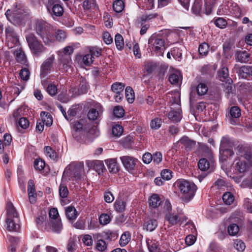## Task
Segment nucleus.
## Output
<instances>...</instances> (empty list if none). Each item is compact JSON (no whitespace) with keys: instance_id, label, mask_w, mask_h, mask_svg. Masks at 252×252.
<instances>
[{"instance_id":"1","label":"nucleus","mask_w":252,"mask_h":252,"mask_svg":"<svg viewBox=\"0 0 252 252\" xmlns=\"http://www.w3.org/2000/svg\"><path fill=\"white\" fill-rule=\"evenodd\" d=\"M35 30L45 45H51L55 41V32L48 23L37 21Z\"/></svg>"},{"instance_id":"2","label":"nucleus","mask_w":252,"mask_h":252,"mask_svg":"<svg viewBox=\"0 0 252 252\" xmlns=\"http://www.w3.org/2000/svg\"><path fill=\"white\" fill-rule=\"evenodd\" d=\"M24 7L21 3H14L11 9H8L5 12L7 19L14 25L23 23L27 18V14Z\"/></svg>"},{"instance_id":"3","label":"nucleus","mask_w":252,"mask_h":252,"mask_svg":"<svg viewBox=\"0 0 252 252\" xmlns=\"http://www.w3.org/2000/svg\"><path fill=\"white\" fill-rule=\"evenodd\" d=\"M83 171V163H72L65 168L63 175V180L76 181L80 179Z\"/></svg>"},{"instance_id":"4","label":"nucleus","mask_w":252,"mask_h":252,"mask_svg":"<svg viewBox=\"0 0 252 252\" xmlns=\"http://www.w3.org/2000/svg\"><path fill=\"white\" fill-rule=\"evenodd\" d=\"M49 215L50 220L45 224V229L56 233H60L63 229V224L56 208L50 209Z\"/></svg>"},{"instance_id":"5","label":"nucleus","mask_w":252,"mask_h":252,"mask_svg":"<svg viewBox=\"0 0 252 252\" xmlns=\"http://www.w3.org/2000/svg\"><path fill=\"white\" fill-rule=\"evenodd\" d=\"M176 185L185 200L189 201L193 198L196 190L194 183L182 180L177 181Z\"/></svg>"},{"instance_id":"6","label":"nucleus","mask_w":252,"mask_h":252,"mask_svg":"<svg viewBox=\"0 0 252 252\" xmlns=\"http://www.w3.org/2000/svg\"><path fill=\"white\" fill-rule=\"evenodd\" d=\"M26 38L32 54L38 56L44 51L45 48L33 33H28L26 35Z\"/></svg>"},{"instance_id":"7","label":"nucleus","mask_w":252,"mask_h":252,"mask_svg":"<svg viewBox=\"0 0 252 252\" xmlns=\"http://www.w3.org/2000/svg\"><path fill=\"white\" fill-rule=\"evenodd\" d=\"M149 47L158 55H163L165 49V41L156 35H152L148 40Z\"/></svg>"},{"instance_id":"8","label":"nucleus","mask_w":252,"mask_h":252,"mask_svg":"<svg viewBox=\"0 0 252 252\" xmlns=\"http://www.w3.org/2000/svg\"><path fill=\"white\" fill-rule=\"evenodd\" d=\"M73 52V48L68 46L63 49V54L60 56L59 59L60 65H62V69L63 71L67 72L71 67V58L70 55Z\"/></svg>"},{"instance_id":"9","label":"nucleus","mask_w":252,"mask_h":252,"mask_svg":"<svg viewBox=\"0 0 252 252\" xmlns=\"http://www.w3.org/2000/svg\"><path fill=\"white\" fill-rule=\"evenodd\" d=\"M229 145V140L226 137H223L221 140L220 148V160L221 161L234 155V153L232 149L228 148Z\"/></svg>"},{"instance_id":"10","label":"nucleus","mask_w":252,"mask_h":252,"mask_svg":"<svg viewBox=\"0 0 252 252\" xmlns=\"http://www.w3.org/2000/svg\"><path fill=\"white\" fill-rule=\"evenodd\" d=\"M237 157L244 158L252 165V147L246 144L239 145L236 148Z\"/></svg>"},{"instance_id":"11","label":"nucleus","mask_w":252,"mask_h":252,"mask_svg":"<svg viewBox=\"0 0 252 252\" xmlns=\"http://www.w3.org/2000/svg\"><path fill=\"white\" fill-rule=\"evenodd\" d=\"M60 0H48L46 7L48 11L52 16L60 17L63 13V9L59 4Z\"/></svg>"},{"instance_id":"12","label":"nucleus","mask_w":252,"mask_h":252,"mask_svg":"<svg viewBox=\"0 0 252 252\" xmlns=\"http://www.w3.org/2000/svg\"><path fill=\"white\" fill-rule=\"evenodd\" d=\"M6 41L9 48L19 45V37L14 30L8 27L5 29Z\"/></svg>"},{"instance_id":"13","label":"nucleus","mask_w":252,"mask_h":252,"mask_svg":"<svg viewBox=\"0 0 252 252\" xmlns=\"http://www.w3.org/2000/svg\"><path fill=\"white\" fill-rule=\"evenodd\" d=\"M79 84L78 89L77 90L75 88H71L69 91V93H71V97H73L76 95L85 94L87 92L88 89V84L86 80L81 77L79 79Z\"/></svg>"},{"instance_id":"14","label":"nucleus","mask_w":252,"mask_h":252,"mask_svg":"<svg viewBox=\"0 0 252 252\" xmlns=\"http://www.w3.org/2000/svg\"><path fill=\"white\" fill-rule=\"evenodd\" d=\"M125 168L129 172L133 171L138 162V160L130 156H125L120 158Z\"/></svg>"},{"instance_id":"15","label":"nucleus","mask_w":252,"mask_h":252,"mask_svg":"<svg viewBox=\"0 0 252 252\" xmlns=\"http://www.w3.org/2000/svg\"><path fill=\"white\" fill-rule=\"evenodd\" d=\"M233 167L235 171L240 174L245 173L249 169V164L239 157H237L234 160Z\"/></svg>"},{"instance_id":"16","label":"nucleus","mask_w":252,"mask_h":252,"mask_svg":"<svg viewBox=\"0 0 252 252\" xmlns=\"http://www.w3.org/2000/svg\"><path fill=\"white\" fill-rule=\"evenodd\" d=\"M54 60V56L51 55L42 64L40 69V76L41 77L45 76L50 72L51 68L52 66Z\"/></svg>"},{"instance_id":"17","label":"nucleus","mask_w":252,"mask_h":252,"mask_svg":"<svg viewBox=\"0 0 252 252\" xmlns=\"http://www.w3.org/2000/svg\"><path fill=\"white\" fill-rule=\"evenodd\" d=\"M241 116V110L239 107L236 106L231 107L229 109L228 115H226L229 122L232 124L234 123L233 118H239Z\"/></svg>"},{"instance_id":"18","label":"nucleus","mask_w":252,"mask_h":252,"mask_svg":"<svg viewBox=\"0 0 252 252\" xmlns=\"http://www.w3.org/2000/svg\"><path fill=\"white\" fill-rule=\"evenodd\" d=\"M7 209V218L6 219H16V220L19 219V215L16 211L13 205L11 203L9 202L7 204L6 206Z\"/></svg>"},{"instance_id":"19","label":"nucleus","mask_w":252,"mask_h":252,"mask_svg":"<svg viewBox=\"0 0 252 252\" xmlns=\"http://www.w3.org/2000/svg\"><path fill=\"white\" fill-rule=\"evenodd\" d=\"M13 53L18 63L26 64L27 63V58L24 52L20 47H18L16 50H14Z\"/></svg>"},{"instance_id":"20","label":"nucleus","mask_w":252,"mask_h":252,"mask_svg":"<svg viewBox=\"0 0 252 252\" xmlns=\"http://www.w3.org/2000/svg\"><path fill=\"white\" fill-rule=\"evenodd\" d=\"M19 222V219H17V220H16V219H11L10 220L6 219L7 229L10 231H18L20 228Z\"/></svg>"},{"instance_id":"21","label":"nucleus","mask_w":252,"mask_h":252,"mask_svg":"<svg viewBox=\"0 0 252 252\" xmlns=\"http://www.w3.org/2000/svg\"><path fill=\"white\" fill-rule=\"evenodd\" d=\"M235 57L237 62L247 63L249 61L250 55L246 51H237L235 54Z\"/></svg>"},{"instance_id":"22","label":"nucleus","mask_w":252,"mask_h":252,"mask_svg":"<svg viewBox=\"0 0 252 252\" xmlns=\"http://www.w3.org/2000/svg\"><path fill=\"white\" fill-rule=\"evenodd\" d=\"M178 143H180L183 145L187 150H190L192 149L195 145V142L190 140L187 136H184L181 138L179 140Z\"/></svg>"},{"instance_id":"23","label":"nucleus","mask_w":252,"mask_h":252,"mask_svg":"<svg viewBox=\"0 0 252 252\" xmlns=\"http://www.w3.org/2000/svg\"><path fill=\"white\" fill-rule=\"evenodd\" d=\"M97 109L95 108L91 109L88 113V117L90 120H94L99 116L103 112L101 106L99 105L97 107Z\"/></svg>"},{"instance_id":"24","label":"nucleus","mask_w":252,"mask_h":252,"mask_svg":"<svg viewBox=\"0 0 252 252\" xmlns=\"http://www.w3.org/2000/svg\"><path fill=\"white\" fill-rule=\"evenodd\" d=\"M148 202L150 207L156 208L161 204V199L158 195L153 194L149 199Z\"/></svg>"},{"instance_id":"25","label":"nucleus","mask_w":252,"mask_h":252,"mask_svg":"<svg viewBox=\"0 0 252 252\" xmlns=\"http://www.w3.org/2000/svg\"><path fill=\"white\" fill-rule=\"evenodd\" d=\"M158 226V222L155 219L147 220L143 224V229L147 231H153Z\"/></svg>"},{"instance_id":"26","label":"nucleus","mask_w":252,"mask_h":252,"mask_svg":"<svg viewBox=\"0 0 252 252\" xmlns=\"http://www.w3.org/2000/svg\"><path fill=\"white\" fill-rule=\"evenodd\" d=\"M146 243L150 252H159L160 247L156 240L147 239Z\"/></svg>"},{"instance_id":"27","label":"nucleus","mask_w":252,"mask_h":252,"mask_svg":"<svg viewBox=\"0 0 252 252\" xmlns=\"http://www.w3.org/2000/svg\"><path fill=\"white\" fill-rule=\"evenodd\" d=\"M168 118L173 122H178L182 119L181 110L180 108L172 110L168 114Z\"/></svg>"},{"instance_id":"28","label":"nucleus","mask_w":252,"mask_h":252,"mask_svg":"<svg viewBox=\"0 0 252 252\" xmlns=\"http://www.w3.org/2000/svg\"><path fill=\"white\" fill-rule=\"evenodd\" d=\"M40 116L42 119V122L47 126H50L52 125L53 120L51 115L48 112H41Z\"/></svg>"},{"instance_id":"29","label":"nucleus","mask_w":252,"mask_h":252,"mask_svg":"<svg viewBox=\"0 0 252 252\" xmlns=\"http://www.w3.org/2000/svg\"><path fill=\"white\" fill-rule=\"evenodd\" d=\"M181 79L182 78L181 74L179 72H175L171 73L168 77V80L170 83L175 85H178L180 84Z\"/></svg>"},{"instance_id":"30","label":"nucleus","mask_w":252,"mask_h":252,"mask_svg":"<svg viewBox=\"0 0 252 252\" xmlns=\"http://www.w3.org/2000/svg\"><path fill=\"white\" fill-rule=\"evenodd\" d=\"M65 214L69 220H74L77 217V213L75 208L72 206H68L65 209Z\"/></svg>"},{"instance_id":"31","label":"nucleus","mask_w":252,"mask_h":252,"mask_svg":"<svg viewBox=\"0 0 252 252\" xmlns=\"http://www.w3.org/2000/svg\"><path fill=\"white\" fill-rule=\"evenodd\" d=\"M44 153L47 157L53 160H57L58 158L57 153L50 146L44 147Z\"/></svg>"},{"instance_id":"32","label":"nucleus","mask_w":252,"mask_h":252,"mask_svg":"<svg viewBox=\"0 0 252 252\" xmlns=\"http://www.w3.org/2000/svg\"><path fill=\"white\" fill-rule=\"evenodd\" d=\"M222 200L224 203L230 205L233 203L235 200L233 194L230 192H226L222 195Z\"/></svg>"},{"instance_id":"33","label":"nucleus","mask_w":252,"mask_h":252,"mask_svg":"<svg viewBox=\"0 0 252 252\" xmlns=\"http://www.w3.org/2000/svg\"><path fill=\"white\" fill-rule=\"evenodd\" d=\"M165 219L172 225L177 223L180 221L178 216L171 212L166 213Z\"/></svg>"},{"instance_id":"34","label":"nucleus","mask_w":252,"mask_h":252,"mask_svg":"<svg viewBox=\"0 0 252 252\" xmlns=\"http://www.w3.org/2000/svg\"><path fill=\"white\" fill-rule=\"evenodd\" d=\"M162 122V120L160 118H155L153 119L150 122V127L153 130L158 129L161 127Z\"/></svg>"},{"instance_id":"35","label":"nucleus","mask_w":252,"mask_h":252,"mask_svg":"<svg viewBox=\"0 0 252 252\" xmlns=\"http://www.w3.org/2000/svg\"><path fill=\"white\" fill-rule=\"evenodd\" d=\"M241 187L244 188H252V170L250 174L243 180L241 184Z\"/></svg>"},{"instance_id":"36","label":"nucleus","mask_w":252,"mask_h":252,"mask_svg":"<svg viewBox=\"0 0 252 252\" xmlns=\"http://www.w3.org/2000/svg\"><path fill=\"white\" fill-rule=\"evenodd\" d=\"M228 70L226 67L223 66L218 71V76L221 81H225L228 78Z\"/></svg>"},{"instance_id":"37","label":"nucleus","mask_w":252,"mask_h":252,"mask_svg":"<svg viewBox=\"0 0 252 252\" xmlns=\"http://www.w3.org/2000/svg\"><path fill=\"white\" fill-rule=\"evenodd\" d=\"M106 163L110 172L116 173L118 171V167L115 159H108Z\"/></svg>"},{"instance_id":"38","label":"nucleus","mask_w":252,"mask_h":252,"mask_svg":"<svg viewBox=\"0 0 252 252\" xmlns=\"http://www.w3.org/2000/svg\"><path fill=\"white\" fill-rule=\"evenodd\" d=\"M115 43L118 50H122L124 46V42L123 36L119 33L116 34L115 36Z\"/></svg>"},{"instance_id":"39","label":"nucleus","mask_w":252,"mask_h":252,"mask_svg":"<svg viewBox=\"0 0 252 252\" xmlns=\"http://www.w3.org/2000/svg\"><path fill=\"white\" fill-rule=\"evenodd\" d=\"M126 97L129 103H132L134 99V93L132 88L127 87L125 90Z\"/></svg>"},{"instance_id":"40","label":"nucleus","mask_w":252,"mask_h":252,"mask_svg":"<svg viewBox=\"0 0 252 252\" xmlns=\"http://www.w3.org/2000/svg\"><path fill=\"white\" fill-rule=\"evenodd\" d=\"M66 32L62 30H58L55 32V41H63L66 38Z\"/></svg>"},{"instance_id":"41","label":"nucleus","mask_w":252,"mask_h":252,"mask_svg":"<svg viewBox=\"0 0 252 252\" xmlns=\"http://www.w3.org/2000/svg\"><path fill=\"white\" fill-rule=\"evenodd\" d=\"M125 88V85L122 83H115L111 86V89L112 91L116 93L119 94L123 92Z\"/></svg>"},{"instance_id":"42","label":"nucleus","mask_w":252,"mask_h":252,"mask_svg":"<svg viewBox=\"0 0 252 252\" xmlns=\"http://www.w3.org/2000/svg\"><path fill=\"white\" fill-rule=\"evenodd\" d=\"M62 179V182L59 187V194L61 198H66L68 195V190L67 187L63 183Z\"/></svg>"},{"instance_id":"43","label":"nucleus","mask_w":252,"mask_h":252,"mask_svg":"<svg viewBox=\"0 0 252 252\" xmlns=\"http://www.w3.org/2000/svg\"><path fill=\"white\" fill-rule=\"evenodd\" d=\"M131 236L128 232L124 233L120 239V244L122 247L126 245L130 240Z\"/></svg>"},{"instance_id":"44","label":"nucleus","mask_w":252,"mask_h":252,"mask_svg":"<svg viewBox=\"0 0 252 252\" xmlns=\"http://www.w3.org/2000/svg\"><path fill=\"white\" fill-rule=\"evenodd\" d=\"M124 3L122 0H115L113 5L114 10L117 13L122 12L124 8Z\"/></svg>"},{"instance_id":"45","label":"nucleus","mask_w":252,"mask_h":252,"mask_svg":"<svg viewBox=\"0 0 252 252\" xmlns=\"http://www.w3.org/2000/svg\"><path fill=\"white\" fill-rule=\"evenodd\" d=\"M198 165L201 171H206L210 168V163L206 158L200 159L198 161Z\"/></svg>"},{"instance_id":"46","label":"nucleus","mask_w":252,"mask_h":252,"mask_svg":"<svg viewBox=\"0 0 252 252\" xmlns=\"http://www.w3.org/2000/svg\"><path fill=\"white\" fill-rule=\"evenodd\" d=\"M196 91L199 95H203L208 92V87L205 83H200L196 87Z\"/></svg>"},{"instance_id":"47","label":"nucleus","mask_w":252,"mask_h":252,"mask_svg":"<svg viewBox=\"0 0 252 252\" xmlns=\"http://www.w3.org/2000/svg\"><path fill=\"white\" fill-rule=\"evenodd\" d=\"M210 46L209 45L206 43L203 42L201 44L198 48V52L199 54L203 56H207L209 52Z\"/></svg>"},{"instance_id":"48","label":"nucleus","mask_w":252,"mask_h":252,"mask_svg":"<svg viewBox=\"0 0 252 252\" xmlns=\"http://www.w3.org/2000/svg\"><path fill=\"white\" fill-rule=\"evenodd\" d=\"M83 6L86 10L94 9L96 7L95 0H85L83 2Z\"/></svg>"},{"instance_id":"49","label":"nucleus","mask_w":252,"mask_h":252,"mask_svg":"<svg viewBox=\"0 0 252 252\" xmlns=\"http://www.w3.org/2000/svg\"><path fill=\"white\" fill-rule=\"evenodd\" d=\"M95 249L100 252H104L107 249L106 242L102 239L98 240L96 243Z\"/></svg>"},{"instance_id":"50","label":"nucleus","mask_w":252,"mask_h":252,"mask_svg":"<svg viewBox=\"0 0 252 252\" xmlns=\"http://www.w3.org/2000/svg\"><path fill=\"white\" fill-rule=\"evenodd\" d=\"M126 207V203L122 200H117L115 203L114 207L118 212L124 211Z\"/></svg>"},{"instance_id":"51","label":"nucleus","mask_w":252,"mask_h":252,"mask_svg":"<svg viewBox=\"0 0 252 252\" xmlns=\"http://www.w3.org/2000/svg\"><path fill=\"white\" fill-rule=\"evenodd\" d=\"M113 113L116 117L121 118L124 116L125 110L122 106H117L114 108Z\"/></svg>"},{"instance_id":"52","label":"nucleus","mask_w":252,"mask_h":252,"mask_svg":"<svg viewBox=\"0 0 252 252\" xmlns=\"http://www.w3.org/2000/svg\"><path fill=\"white\" fill-rule=\"evenodd\" d=\"M76 239L71 237L68 242L67 249L68 252H74L76 250Z\"/></svg>"},{"instance_id":"53","label":"nucleus","mask_w":252,"mask_h":252,"mask_svg":"<svg viewBox=\"0 0 252 252\" xmlns=\"http://www.w3.org/2000/svg\"><path fill=\"white\" fill-rule=\"evenodd\" d=\"M111 221V218L107 214H102L99 217V221L103 225L109 223Z\"/></svg>"},{"instance_id":"54","label":"nucleus","mask_w":252,"mask_h":252,"mask_svg":"<svg viewBox=\"0 0 252 252\" xmlns=\"http://www.w3.org/2000/svg\"><path fill=\"white\" fill-rule=\"evenodd\" d=\"M228 232L230 235L234 236L236 235L239 231V228L236 224H231L228 227Z\"/></svg>"},{"instance_id":"55","label":"nucleus","mask_w":252,"mask_h":252,"mask_svg":"<svg viewBox=\"0 0 252 252\" xmlns=\"http://www.w3.org/2000/svg\"><path fill=\"white\" fill-rule=\"evenodd\" d=\"M112 131L114 135L119 137L122 134L123 132V128L120 125H116L113 126Z\"/></svg>"},{"instance_id":"56","label":"nucleus","mask_w":252,"mask_h":252,"mask_svg":"<svg viewBox=\"0 0 252 252\" xmlns=\"http://www.w3.org/2000/svg\"><path fill=\"white\" fill-rule=\"evenodd\" d=\"M82 241L84 245L87 246H92L93 245L92 236L89 234L84 235L83 236Z\"/></svg>"},{"instance_id":"57","label":"nucleus","mask_w":252,"mask_h":252,"mask_svg":"<svg viewBox=\"0 0 252 252\" xmlns=\"http://www.w3.org/2000/svg\"><path fill=\"white\" fill-rule=\"evenodd\" d=\"M202 2L199 0H196L192 7V10L195 14H199L201 10Z\"/></svg>"},{"instance_id":"58","label":"nucleus","mask_w":252,"mask_h":252,"mask_svg":"<svg viewBox=\"0 0 252 252\" xmlns=\"http://www.w3.org/2000/svg\"><path fill=\"white\" fill-rule=\"evenodd\" d=\"M226 21L223 18H218L215 21V25L220 29H224L227 25Z\"/></svg>"},{"instance_id":"59","label":"nucleus","mask_w":252,"mask_h":252,"mask_svg":"<svg viewBox=\"0 0 252 252\" xmlns=\"http://www.w3.org/2000/svg\"><path fill=\"white\" fill-rule=\"evenodd\" d=\"M30 72L27 68H22L20 71L21 78L24 81H27L30 77Z\"/></svg>"},{"instance_id":"60","label":"nucleus","mask_w":252,"mask_h":252,"mask_svg":"<svg viewBox=\"0 0 252 252\" xmlns=\"http://www.w3.org/2000/svg\"><path fill=\"white\" fill-rule=\"evenodd\" d=\"M99 134V132L96 127H92L88 132L87 136L91 139H94L98 136Z\"/></svg>"},{"instance_id":"61","label":"nucleus","mask_w":252,"mask_h":252,"mask_svg":"<svg viewBox=\"0 0 252 252\" xmlns=\"http://www.w3.org/2000/svg\"><path fill=\"white\" fill-rule=\"evenodd\" d=\"M252 70H251L250 66L246 65H243L239 69V73L243 77H246L250 72L252 73Z\"/></svg>"},{"instance_id":"62","label":"nucleus","mask_w":252,"mask_h":252,"mask_svg":"<svg viewBox=\"0 0 252 252\" xmlns=\"http://www.w3.org/2000/svg\"><path fill=\"white\" fill-rule=\"evenodd\" d=\"M34 165L36 170L41 171L45 167V162L41 159H36L34 161Z\"/></svg>"},{"instance_id":"63","label":"nucleus","mask_w":252,"mask_h":252,"mask_svg":"<svg viewBox=\"0 0 252 252\" xmlns=\"http://www.w3.org/2000/svg\"><path fill=\"white\" fill-rule=\"evenodd\" d=\"M161 178L164 180H169L172 177V172L168 169H164L161 172Z\"/></svg>"},{"instance_id":"64","label":"nucleus","mask_w":252,"mask_h":252,"mask_svg":"<svg viewBox=\"0 0 252 252\" xmlns=\"http://www.w3.org/2000/svg\"><path fill=\"white\" fill-rule=\"evenodd\" d=\"M244 206L250 213H252V199L245 198L244 200Z\"/></svg>"}]
</instances>
